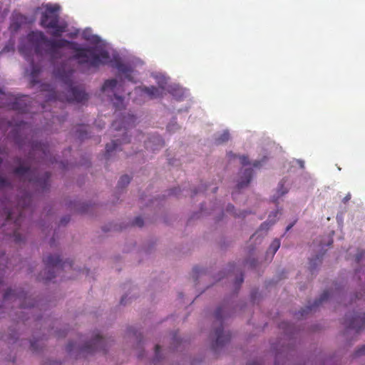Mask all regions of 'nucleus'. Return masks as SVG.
<instances>
[{"label":"nucleus","mask_w":365,"mask_h":365,"mask_svg":"<svg viewBox=\"0 0 365 365\" xmlns=\"http://www.w3.org/2000/svg\"><path fill=\"white\" fill-rule=\"evenodd\" d=\"M26 38L34 46L37 55L43 54V46H45L46 48L44 52L53 60L61 58L58 48L69 47L75 52L72 58L77 61L79 66L88 69H97L100 66L105 65L110 61L109 52L104 48L98 49L93 46L81 47L77 43L64 38L48 39L40 31H31Z\"/></svg>","instance_id":"f257e3e1"},{"label":"nucleus","mask_w":365,"mask_h":365,"mask_svg":"<svg viewBox=\"0 0 365 365\" xmlns=\"http://www.w3.org/2000/svg\"><path fill=\"white\" fill-rule=\"evenodd\" d=\"M56 77L58 78L63 84V88L66 91V93H57L51 90L47 96V101L57 104L58 101L61 103L73 102L83 103L88 99V95L81 86H76L73 85L72 76L73 71H66L62 69H58L55 73Z\"/></svg>","instance_id":"f03ea898"},{"label":"nucleus","mask_w":365,"mask_h":365,"mask_svg":"<svg viewBox=\"0 0 365 365\" xmlns=\"http://www.w3.org/2000/svg\"><path fill=\"white\" fill-rule=\"evenodd\" d=\"M31 203V195L29 193L24 194L18 202L16 210L18 212V215L14 210H10L7 207L3 209L2 215L6 216V225L9 224L10 221L14 220V232L13 237L14 240L16 243H20L24 240V237L19 232V229L21 222L24 217L25 211Z\"/></svg>","instance_id":"7ed1b4c3"},{"label":"nucleus","mask_w":365,"mask_h":365,"mask_svg":"<svg viewBox=\"0 0 365 365\" xmlns=\"http://www.w3.org/2000/svg\"><path fill=\"white\" fill-rule=\"evenodd\" d=\"M60 6L58 4H47L44 6V11L41 13L40 24L44 29H51V35L60 37L66 31L67 24L60 23Z\"/></svg>","instance_id":"20e7f679"},{"label":"nucleus","mask_w":365,"mask_h":365,"mask_svg":"<svg viewBox=\"0 0 365 365\" xmlns=\"http://www.w3.org/2000/svg\"><path fill=\"white\" fill-rule=\"evenodd\" d=\"M136 118L133 115H128L124 116L120 120H115L112 123V128L117 130L121 131L123 130V138L122 139L113 140L110 143H108L106 145L105 158L108 160L112 155L113 151H116L118 147L124 143L130 142V139L125 135V130L130 127H133L135 125Z\"/></svg>","instance_id":"39448f33"},{"label":"nucleus","mask_w":365,"mask_h":365,"mask_svg":"<svg viewBox=\"0 0 365 365\" xmlns=\"http://www.w3.org/2000/svg\"><path fill=\"white\" fill-rule=\"evenodd\" d=\"M45 264V270L43 273L39 274V279L48 282L51 281L56 277V273L61 272L63 269L68 267L72 268V261L62 262L58 255H49L43 259Z\"/></svg>","instance_id":"423d86ee"},{"label":"nucleus","mask_w":365,"mask_h":365,"mask_svg":"<svg viewBox=\"0 0 365 365\" xmlns=\"http://www.w3.org/2000/svg\"><path fill=\"white\" fill-rule=\"evenodd\" d=\"M14 173L23 178L24 180L34 183L42 192L49 188L51 174L48 172H46L41 177H39L38 175L36 174L35 171L31 170L29 167L19 165L14 170Z\"/></svg>","instance_id":"0eeeda50"},{"label":"nucleus","mask_w":365,"mask_h":365,"mask_svg":"<svg viewBox=\"0 0 365 365\" xmlns=\"http://www.w3.org/2000/svg\"><path fill=\"white\" fill-rule=\"evenodd\" d=\"M225 309L223 307H218L215 312V331L211 334V337L214 339L212 349L216 351L219 348L228 343L231 339V334L229 331L225 332L223 330L222 320L224 318Z\"/></svg>","instance_id":"6e6552de"},{"label":"nucleus","mask_w":365,"mask_h":365,"mask_svg":"<svg viewBox=\"0 0 365 365\" xmlns=\"http://www.w3.org/2000/svg\"><path fill=\"white\" fill-rule=\"evenodd\" d=\"M0 94L3 96L2 99L6 101L0 103V108L5 106L9 109L22 113L29 111L30 106V97L29 96L14 97L10 93H4L1 88H0Z\"/></svg>","instance_id":"1a4fd4ad"},{"label":"nucleus","mask_w":365,"mask_h":365,"mask_svg":"<svg viewBox=\"0 0 365 365\" xmlns=\"http://www.w3.org/2000/svg\"><path fill=\"white\" fill-rule=\"evenodd\" d=\"M106 339L98 333L93 334V339L86 342L83 346L80 347V352L82 354H91L98 351L106 352Z\"/></svg>","instance_id":"9d476101"},{"label":"nucleus","mask_w":365,"mask_h":365,"mask_svg":"<svg viewBox=\"0 0 365 365\" xmlns=\"http://www.w3.org/2000/svg\"><path fill=\"white\" fill-rule=\"evenodd\" d=\"M344 324L347 329H355L356 332L359 333L365 326V313L363 316L354 314L351 318L346 314Z\"/></svg>","instance_id":"9b49d317"},{"label":"nucleus","mask_w":365,"mask_h":365,"mask_svg":"<svg viewBox=\"0 0 365 365\" xmlns=\"http://www.w3.org/2000/svg\"><path fill=\"white\" fill-rule=\"evenodd\" d=\"M112 66L115 68L119 73L124 75L125 78L128 81H133V78L132 76L133 69L130 64L124 63L118 60L115 61Z\"/></svg>","instance_id":"f8f14e48"},{"label":"nucleus","mask_w":365,"mask_h":365,"mask_svg":"<svg viewBox=\"0 0 365 365\" xmlns=\"http://www.w3.org/2000/svg\"><path fill=\"white\" fill-rule=\"evenodd\" d=\"M330 296V292L329 290H325L324 292L321 294L320 297L318 299H316L314 303L311 305L307 307L305 309H303L300 313V315L302 317H304L305 314H307L308 312L312 311L315 307H319L320 304H322L324 301L327 300Z\"/></svg>","instance_id":"ddd939ff"},{"label":"nucleus","mask_w":365,"mask_h":365,"mask_svg":"<svg viewBox=\"0 0 365 365\" xmlns=\"http://www.w3.org/2000/svg\"><path fill=\"white\" fill-rule=\"evenodd\" d=\"M253 174V170L252 168H245L240 171V180L237 183V187L241 189L250 183L251 181Z\"/></svg>","instance_id":"4468645a"},{"label":"nucleus","mask_w":365,"mask_h":365,"mask_svg":"<svg viewBox=\"0 0 365 365\" xmlns=\"http://www.w3.org/2000/svg\"><path fill=\"white\" fill-rule=\"evenodd\" d=\"M139 90L143 93L147 94L150 98H157L163 96V88H157L155 86L150 87H142L140 88Z\"/></svg>","instance_id":"2eb2a0df"},{"label":"nucleus","mask_w":365,"mask_h":365,"mask_svg":"<svg viewBox=\"0 0 365 365\" xmlns=\"http://www.w3.org/2000/svg\"><path fill=\"white\" fill-rule=\"evenodd\" d=\"M25 20V17L21 14H16L13 16L12 22L10 25L9 29L12 31H17L21 27L22 23Z\"/></svg>","instance_id":"dca6fc26"},{"label":"nucleus","mask_w":365,"mask_h":365,"mask_svg":"<svg viewBox=\"0 0 365 365\" xmlns=\"http://www.w3.org/2000/svg\"><path fill=\"white\" fill-rule=\"evenodd\" d=\"M31 151L34 154L41 152L43 155V158L47 156L48 147L41 143L33 142L31 144Z\"/></svg>","instance_id":"f3484780"},{"label":"nucleus","mask_w":365,"mask_h":365,"mask_svg":"<svg viewBox=\"0 0 365 365\" xmlns=\"http://www.w3.org/2000/svg\"><path fill=\"white\" fill-rule=\"evenodd\" d=\"M31 72L30 74L31 76V85L34 86L36 83H38V81L37 79L38 74L41 72V68L38 66H36L34 64V63H31Z\"/></svg>","instance_id":"a211bd4d"},{"label":"nucleus","mask_w":365,"mask_h":365,"mask_svg":"<svg viewBox=\"0 0 365 365\" xmlns=\"http://www.w3.org/2000/svg\"><path fill=\"white\" fill-rule=\"evenodd\" d=\"M76 136L82 140L88 138V125H81L76 130Z\"/></svg>","instance_id":"6ab92c4d"},{"label":"nucleus","mask_w":365,"mask_h":365,"mask_svg":"<svg viewBox=\"0 0 365 365\" xmlns=\"http://www.w3.org/2000/svg\"><path fill=\"white\" fill-rule=\"evenodd\" d=\"M24 294L16 293L15 290H13L11 289H7L4 294V299L5 301L9 300L11 298H14V301H16L17 299H20L22 298Z\"/></svg>","instance_id":"aec40b11"},{"label":"nucleus","mask_w":365,"mask_h":365,"mask_svg":"<svg viewBox=\"0 0 365 365\" xmlns=\"http://www.w3.org/2000/svg\"><path fill=\"white\" fill-rule=\"evenodd\" d=\"M117 80L115 78L106 80L102 86L101 90L105 92L108 90H113L117 86Z\"/></svg>","instance_id":"412c9836"},{"label":"nucleus","mask_w":365,"mask_h":365,"mask_svg":"<svg viewBox=\"0 0 365 365\" xmlns=\"http://www.w3.org/2000/svg\"><path fill=\"white\" fill-rule=\"evenodd\" d=\"M322 256L317 255L314 258L309 260V269L313 272L315 269L322 264Z\"/></svg>","instance_id":"4be33fe9"},{"label":"nucleus","mask_w":365,"mask_h":365,"mask_svg":"<svg viewBox=\"0 0 365 365\" xmlns=\"http://www.w3.org/2000/svg\"><path fill=\"white\" fill-rule=\"evenodd\" d=\"M280 247V241L278 239H274L271 243L268 252H271L273 256Z\"/></svg>","instance_id":"5701e85b"},{"label":"nucleus","mask_w":365,"mask_h":365,"mask_svg":"<svg viewBox=\"0 0 365 365\" xmlns=\"http://www.w3.org/2000/svg\"><path fill=\"white\" fill-rule=\"evenodd\" d=\"M130 182V178L127 175H123L120 177L119 181H118V188H123L125 187H126Z\"/></svg>","instance_id":"b1692460"},{"label":"nucleus","mask_w":365,"mask_h":365,"mask_svg":"<svg viewBox=\"0 0 365 365\" xmlns=\"http://www.w3.org/2000/svg\"><path fill=\"white\" fill-rule=\"evenodd\" d=\"M230 138V134L227 131H224L218 138H216V143L221 144L227 142Z\"/></svg>","instance_id":"393cba45"},{"label":"nucleus","mask_w":365,"mask_h":365,"mask_svg":"<svg viewBox=\"0 0 365 365\" xmlns=\"http://www.w3.org/2000/svg\"><path fill=\"white\" fill-rule=\"evenodd\" d=\"M226 211L230 214H232L235 217H245L246 215V212H240L239 214L235 212V207L232 205L229 204L227 206Z\"/></svg>","instance_id":"a878e982"},{"label":"nucleus","mask_w":365,"mask_h":365,"mask_svg":"<svg viewBox=\"0 0 365 365\" xmlns=\"http://www.w3.org/2000/svg\"><path fill=\"white\" fill-rule=\"evenodd\" d=\"M115 98L117 102H114L113 104L117 109H120L123 107V99L120 96H115Z\"/></svg>","instance_id":"bb28decb"},{"label":"nucleus","mask_w":365,"mask_h":365,"mask_svg":"<svg viewBox=\"0 0 365 365\" xmlns=\"http://www.w3.org/2000/svg\"><path fill=\"white\" fill-rule=\"evenodd\" d=\"M11 187V182L5 178L0 175V188Z\"/></svg>","instance_id":"cd10ccee"},{"label":"nucleus","mask_w":365,"mask_h":365,"mask_svg":"<svg viewBox=\"0 0 365 365\" xmlns=\"http://www.w3.org/2000/svg\"><path fill=\"white\" fill-rule=\"evenodd\" d=\"M287 192H288V190L287 188H285L284 187V182H283V180H282L279 184V189H278L279 195L282 196V195L287 193Z\"/></svg>","instance_id":"c85d7f7f"},{"label":"nucleus","mask_w":365,"mask_h":365,"mask_svg":"<svg viewBox=\"0 0 365 365\" xmlns=\"http://www.w3.org/2000/svg\"><path fill=\"white\" fill-rule=\"evenodd\" d=\"M143 224H144L143 220L140 217H135L133 222V225L134 226H137L139 227H143Z\"/></svg>","instance_id":"c756f323"},{"label":"nucleus","mask_w":365,"mask_h":365,"mask_svg":"<svg viewBox=\"0 0 365 365\" xmlns=\"http://www.w3.org/2000/svg\"><path fill=\"white\" fill-rule=\"evenodd\" d=\"M365 354V346H361L354 353L355 356H359Z\"/></svg>","instance_id":"7c9ffc66"},{"label":"nucleus","mask_w":365,"mask_h":365,"mask_svg":"<svg viewBox=\"0 0 365 365\" xmlns=\"http://www.w3.org/2000/svg\"><path fill=\"white\" fill-rule=\"evenodd\" d=\"M364 255L365 251L361 250L356 255V262L359 263Z\"/></svg>","instance_id":"2f4dec72"},{"label":"nucleus","mask_w":365,"mask_h":365,"mask_svg":"<svg viewBox=\"0 0 365 365\" xmlns=\"http://www.w3.org/2000/svg\"><path fill=\"white\" fill-rule=\"evenodd\" d=\"M240 163L242 165H246L250 163L248 158L247 156H245V155L240 156Z\"/></svg>","instance_id":"473e14b6"},{"label":"nucleus","mask_w":365,"mask_h":365,"mask_svg":"<svg viewBox=\"0 0 365 365\" xmlns=\"http://www.w3.org/2000/svg\"><path fill=\"white\" fill-rule=\"evenodd\" d=\"M273 224V222H269L268 221H266L264 222H263L261 226H260V229L261 230H264V229H268L269 226H271Z\"/></svg>","instance_id":"72a5a7b5"},{"label":"nucleus","mask_w":365,"mask_h":365,"mask_svg":"<svg viewBox=\"0 0 365 365\" xmlns=\"http://www.w3.org/2000/svg\"><path fill=\"white\" fill-rule=\"evenodd\" d=\"M243 281H244L243 275L241 274L240 277L236 279V282H235L236 286L237 287H239L241 285V284L243 282Z\"/></svg>","instance_id":"f704fd0d"},{"label":"nucleus","mask_w":365,"mask_h":365,"mask_svg":"<svg viewBox=\"0 0 365 365\" xmlns=\"http://www.w3.org/2000/svg\"><path fill=\"white\" fill-rule=\"evenodd\" d=\"M75 346H76V344L74 343H73V342L68 343V344L67 345V347H66L67 351L71 352L74 349Z\"/></svg>","instance_id":"c9c22d12"},{"label":"nucleus","mask_w":365,"mask_h":365,"mask_svg":"<svg viewBox=\"0 0 365 365\" xmlns=\"http://www.w3.org/2000/svg\"><path fill=\"white\" fill-rule=\"evenodd\" d=\"M19 52L24 55V56H27V52L26 51V48H25V46H20L19 48Z\"/></svg>","instance_id":"e433bc0d"},{"label":"nucleus","mask_w":365,"mask_h":365,"mask_svg":"<svg viewBox=\"0 0 365 365\" xmlns=\"http://www.w3.org/2000/svg\"><path fill=\"white\" fill-rule=\"evenodd\" d=\"M160 351V346L159 345L155 346V358L154 359V361L158 360L159 353Z\"/></svg>","instance_id":"4c0bfd02"},{"label":"nucleus","mask_w":365,"mask_h":365,"mask_svg":"<svg viewBox=\"0 0 365 365\" xmlns=\"http://www.w3.org/2000/svg\"><path fill=\"white\" fill-rule=\"evenodd\" d=\"M155 138L156 139L158 143L161 146L163 147L164 145V143H163V140H162V138L160 137V136H157V137H155Z\"/></svg>","instance_id":"58836bf2"},{"label":"nucleus","mask_w":365,"mask_h":365,"mask_svg":"<svg viewBox=\"0 0 365 365\" xmlns=\"http://www.w3.org/2000/svg\"><path fill=\"white\" fill-rule=\"evenodd\" d=\"M351 199V194L348 193L342 200L344 203H346Z\"/></svg>","instance_id":"ea45409f"},{"label":"nucleus","mask_w":365,"mask_h":365,"mask_svg":"<svg viewBox=\"0 0 365 365\" xmlns=\"http://www.w3.org/2000/svg\"><path fill=\"white\" fill-rule=\"evenodd\" d=\"M69 220H70L69 217H65L61 219V225H66Z\"/></svg>","instance_id":"a19ab883"},{"label":"nucleus","mask_w":365,"mask_h":365,"mask_svg":"<svg viewBox=\"0 0 365 365\" xmlns=\"http://www.w3.org/2000/svg\"><path fill=\"white\" fill-rule=\"evenodd\" d=\"M52 120H53V123H55L56 121H58L59 123H61L63 120H61L59 116H54L53 115L52 117Z\"/></svg>","instance_id":"79ce46f5"},{"label":"nucleus","mask_w":365,"mask_h":365,"mask_svg":"<svg viewBox=\"0 0 365 365\" xmlns=\"http://www.w3.org/2000/svg\"><path fill=\"white\" fill-rule=\"evenodd\" d=\"M98 120H96L95 124H96V125L99 129H102L103 128H104V126H105V123H103V124L101 125L100 123H98Z\"/></svg>","instance_id":"37998d69"},{"label":"nucleus","mask_w":365,"mask_h":365,"mask_svg":"<svg viewBox=\"0 0 365 365\" xmlns=\"http://www.w3.org/2000/svg\"><path fill=\"white\" fill-rule=\"evenodd\" d=\"M76 210L79 212H81V213H83V212H87V209L84 207V206L81 207H77Z\"/></svg>","instance_id":"c03bdc74"},{"label":"nucleus","mask_w":365,"mask_h":365,"mask_svg":"<svg viewBox=\"0 0 365 365\" xmlns=\"http://www.w3.org/2000/svg\"><path fill=\"white\" fill-rule=\"evenodd\" d=\"M36 341H34L31 342V346L34 351L37 350V347L36 346Z\"/></svg>","instance_id":"a18cd8bd"},{"label":"nucleus","mask_w":365,"mask_h":365,"mask_svg":"<svg viewBox=\"0 0 365 365\" xmlns=\"http://www.w3.org/2000/svg\"><path fill=\"white\" fill-rule=\"evenodd\" d=\"M261 165V162L260 161H258V160H255L253 163V166L255 168H258Z\"/></svg>","instance_id":"49530a36"},{"label":"nucleus","mask_w":365,"mask_h":365,"mask_svg":"<svg viewBox=\"0 0 365 365\" xmlns=\"http://www.w3.org/2000/svg\"><path fill=\"white\" fill-rule=\"evenodd\" d=\"M21 307H22V308L25 309V308H27V307H34V303H32V304H29V305H26V304H21Z\"/></svg>","instance_id":"de8ad7c7"},{"label":"nucleus","mask_w":365,"mask_h":365,"mask_svg":"<svg viewBox=\"0 0 365 365\" xmlns=\"http://www.w3.org/2000/svg\"><path fill=\"white\" fill-rule=\"evenodd\" d=\"M294 223H295V222H292V223L289 224V225L287 227V228H286V231H289V230H290V229L294 226Z\"/></svg>","instance_id":"09e8293b"},{"label":"nucleus","mask_w":365,"mask_h":365,"mask_svg":"<svg viewBox=\"0 0 365 365\" xmlns=\"http://www.w3.org/2000/svg\"><path fill=\"white\" fill-rule=\"evenodd\" d=\"M247 365H261V364H259L258 362L252 361V362L249 363Z\"/></svg>","instance_id":"8fccbe9b"},{"label":"nucleus","mask_w":365,"mask_h":365,"mask_svg":"<svg viewBox=\"0 0 365 365\" xmlns=\"http://www.w3.org/2000/svg\"><path fill=\"white\" fill-rule=\"evenodd\" d=\"M193 272H196V273H198L200 272V269L198 267H195L193 268Z\"/></svg>","instance_id":"3c124183"},{"label":"nucleus","mask_w":365,"mask_h":365,"mask_svg":"<svg viewBox=\"0 0 365 365\" xmlns=\"http://www.w3.org/2000/svg\"><path fill=\"white\" fill-rule=\"evenodd\" d=\"M178 188H174L173 190H171V193L173 194V195H177V191Z\"/></svg>","instance_id":"603ef678"},{"label":"nucleus","mask_w":365,"mask_h":365,"mask_svg":"<svg viewBox=\"0 0 365 365\" xmlns=\"http://www.w3.org/2000/svg\"><path fill=\"white\" fill-rule=\"evenodd\" d=\"M125 297H123L121 298L120 304H125V302H124V301H125Z\"/></svg>","instance_id":"864d4df0"},{"label":"nucleus","mask_w":365,"mask_h":365,"mask_svg":"<svg viewBox=\"0 0 365 365\" xmlns=\"http://www.w3.org/2000/svg\"><path fill=\"white\" fill-rule=\"evenodd\" d=\"M53 244H54V239L53 238V239H51V240L50 242V245L52 247L53 245Z\"/></svg>","instance_id":"5fc2aeb1"},{"label":"nucleus","mask_w":365,"mask_h":365,"mask_svg":"<svg viewBox=\"0 0 365 365\" xmlns=\"http://www.w3.org/2000/svg\"><path fill=\"white\" fill-rule=\"evenodd\" d=\"M284 325H285V323L282 322V323L280 324L279 327L280 328H284Z\"/></svg>","instance_id":"6e6d98bb"},{"label":"nucleus","mask_w":365,"mask_h":365,"mask_svg":"<svg viewBox=\"0 0 365 365\" xmlns=\"http://www.w3.org/2000/svg\"><path fill=\"white\" fill-rule=\"evenodd\" d=\"M16 143H17L19 145V146H21V147L23 145V144H22V143H20L17 139H16Z\"/></svg>","instance_id":"4d7b16f0"},{"label":"nucleus","mask_w":365,"mask_h":365,"mask_svg":"<svg viewBox=\"0 0 365 365\" xmlns=\"http://www.w3.org/2000/svg\"><path fill=\"white\" fill-rule=\"evenodd\" d=\"M58 336H65V334L61 335V334H58Z\"/></svg>","instance_id":"13d9d810"},{"label":"nucleus","mask_w":365,"mask_h":365,"mask_svg":"<svg viewBox=\"0 0 365 365\" xmlns=\"http://www.w3.org/2000/svg\"><path fill=\"white\" fill-rule=\"evenodd\" d=\"M217 189V187H215V188H214V192H216Z\"/></svg>","instance_id":"bf43d9fd"},{"label":"nucleus","mask_w":365,"mask_h":365,"mask_svg":"<svg viewBox=\"0 0 365 365\" xmlns=\"http://www.w3.org/2000/svg\"><path fill=\"white\" fill-rule=\"evenodd\" d=\"M332 243V240H331L329 242V245L331 244Z\"/></svg>","instance_id":"052dcab7"}]
</instances>
